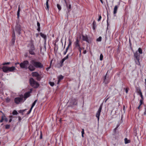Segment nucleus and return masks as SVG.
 <instances>
[{"label": "nucleus", "instance_id": "obj_1", "mask_svg": "<svg viewBox=\"0 0 146 146\" xmlns=\"http://www.w3.org/2000/svg\"><path fill=\"white\" fill-rule=\"evenodd\" d=\"M30 62L28 69L31 71L35 70L36 68L40 69L44 67L43 64L40 62L37 61L36 59L31 60Z\"/></svg>", "mask_w": 146, "mask_h": 146}, {"label": "nucleus", "instance_id": "obj_2", "mask_svg": "<svg viewBox=\"0 0 146 146\" xmlns=\"http://www.w3.org/2000/svg\"><path fill=\"white\" fill-rule=\"evenodd\" d=\"M28 46L29 47V53L31 55H35V53L34 51L35 50V48L33 41H30V43L28 44Z\"/></svg>", "mask_w": 146, "mask_h": 146}, {"label": "nucleus", "instance_id": "obj_3", "mask_svg": "<svg viewBox=\"0 0 146 146\" xmlns=\"http://www.w3.org/2000/svg\"><path fill=\"white\" fill-rule=\"evenodd\" d=\"M29 82L31 86L35 88H37L39 86V83L35 81L32 78H30Z\"/></svg>", "mask_w": 146, "mask_h": 146}, {"label": "nucleus", "instance_id": "obj_4", "mask_svg": "<svg viewBox=\"0 0 146 146\" xmlns=\"http://www.w3.org/2000/svg\"><path fill=\"white\" fill-rule=\"evenodd\" d=\"M140 55L137 52H136L134 53V60L135 61V63L136 64L138 65H140L139 62L140 60Z\"/></svg>", "mask_w": 146, "mask_h": 146}, {"label": "nucleus", "instance_id": "obj_5", "mask_svg": "<svg viewBox=\"0 0 146 146\" xmlns=\"http://www.w3.org/2000/svg\"><path fill=\"white\" fill-rule=\"evenodd\" d=\"M74 44L75 46V48L77 49L80 52H81L82 48L80 46V40L77 38L76 41L74 42Z\"/></svg>", "mask_w": 146, "mask_h": 146}, {"label": "nucleus", "instance_id": "obj_6", "mask_svg": "<svg viewBox=\"0 0 146 146\" xmlns=\"http://www.w3.org/2000/svg\"><path fill=\"white\" fill-rule=\"evenodd\" d=\"M29 64V62L27 60L23 61L20 64V67L22 68H25V69H28V65Z\"/></svg>", "mask_w": 146, "mask_h": 146}, {"label": "nucleus", "instance_id": "obj_7", "mask_svg": "<svg viewBox=\"0 0 146 146\" xmlns=\"http://www.w3.org/2000/svg\"><path fill=\"white\" fill-rule=\"evenodd\" d=\"M14 102L15 103L17 104H19L21 102H23L24 101L23 100V95H22L21 96V97H17L15 98Z\"/></svg>", "mask_w": 146, "mask_h": 146}, {"label": "nucleus", "instance_id": "obj_8", "mask_svg": "<svg viewBox=\"0 0 146 146\" xmlns=\"http://www.w3.org/2000/svg\"><path fill=\"white\" fill-rule=\"evenodd\" d=\"M78 99L77 98H72L71 99L70 103V106L77 105Z\"/></svg>", "mask_w": 146, "mask_h": 146}, {"label": "nucleus", "instance_id": "obj_9", "mask_svg": "<svg viewBox=\"0 0 146 146\" xmlns=\"http://www.w3.org/2000/svg\"><path fill=\"white\" fill-rule=\"evenodd\" d=\"M65 2L66 5V7L67 8V16H68V13H69L71 10V6L69 1H67L65 0Z\"/></svg>", "mask_w": 146, "mask_h": 146}, {"label": "nucleus", "instance_id": "obj_10", "mask_svg": "<svg viewBox=\"0 0 146 146\" xmlns=\"http://www.w3.org/2000/svg\"><path fill=\"white\" fill-rule=\"evenodd\" d=\"M107 73L106 74L105 76H104L102 78L103 82L105 84H108L110 81V79L109 78V76H107Z\"/></svg>", "mask_w": 146, "mask_h": 146}, {"label": "nucleus", "instance_id": "obj_11", "mask_svg": "<svg viewBox=\"0 0 146 146\" xmlns=\"http://www.w3.org/2000/svg\"><path fill=\"white\" fill-rule=\"evenodd\" d=\"M15 30L16 32H17L19 35H20L21 31V25L18 23H17L15 26Z\"/></svg>", "mask_w": 146, "mask_h": 146}, {"label": "nucleus", "instance_id": "obj_12", "mask_svg": "<svg viewBox=\"0 0 146 146\" xmlns=\"http://www.w3.org/2000/svg\"><path fill=\"white\" fill-rule=\"evenodd\" d=\"M82 39L83 41H86L87 42L90 43L92 41V40L91 38H88L87 36H84L82 35Z\"/></svg>", "mask_w": 146, "mask_h": 146}, {"label": "nucleus", "instance_id": "obj_13", "mask_svg": "<svg viewBox=\"0 0 146 146\" xmlns=\"http://www.w3.org/2000/svg\"><path fill=\"white\" fill-rule=\"evenodd\" d=\"M102 104L100 105L99 108L98 110L97 111L96 114V117L97 118L98 121H99V120L102 108Z\"/></svg>", "mask_w": 146, "mask_h": 146}, {"label": "nucleus", "instance_id": "obj_14", "mask_svg": "<svg viewBox=\"0 0 146 146\" xmlns=\"http://www.w3.org/2000/svg\"><path fill=\"white\" fill-rule=\"evenodd\" d=\"M30 96V92H28L25 93L24 95L23 98L24 99V101H25L27 98Z\"/></svg>", "mask_w": 146, "mask_h": 146}, {"label": "nucleus", "instance_id": "obj_15", "mask_svg": "<svg viewBox=\"0 0 146 146\" xmlns=\"http://www.w3.org/2000/svg\"><path fill=\"white\" fill-rule=\"evenodd\" d=\"M3 71L5 73L9 72L8 67L6 66H3L2 68Z\"/></svg>", "mask_w": 146, "mask_h": 146}, {"label": "nucleus", "instance_id": "obj_16", "mask_svg": "<svg viewBox=\"0 0 146 146\" xmlns=\"http://www.w3.org/2000/svg\"><path fill=\"white\" fill-rule=\"evenodd\" d=\"M118 6L117 5H115L114 7L113 13L114 15H115L116 13H117L118 8Z\"/></svg>", "mask_w": 146, "mask_h": 146}, {"label": "nucleus", "instance_id": "obj_17", "mask_svg": "<svg viewBox=\"0 0 146 146\" xmlns=\"http://www.w3.org/2000/svg\"><path fill=\"white\" fill-rule=\"evenodd\" d=\"M64 78V76L62 75L59 76L58 77V81L57 84H58L60 81L62 80Z\"/></svg>", "mask_w": 146, "mask_h": 146}, {"label": "nucleus", "instance_id": "obj_18", "mask_svg": "<svg viewBox=\"0 0 146 146\" xmlns=\"http://www.w3.org/2000/svg\"><path fill=\"white\" fill-rule=\"evenodd\" d=\"M9 72H13L15 70V68L14 66H12L11 67H8Z\"/></svg>", "mask_w": 146, "mask_h": 146}, {"label": "nucleus", "instance_id": "obj_19", "mask_svg": "<svg viewBox=\"0 0 146 146\" xmlns=\"http://www.w3.org/2000/svg\"><path fill=\"white\" fill-rule=\"evenodd\" d=\"M40 34L42 38H43L44 40L45 41H46V35L43 34L42 33H40Z\"/></svg>", "mask_w": 146, "mask_h": 146}, {"label": "nucleus", "instance_id": "obj_20", "mask_svg": "<svg viewBox=\"0 0 146 146\" xmlns=\"http://www.w3.org/2000/svg\"><path fill=\"white\" fill-rule=\"evenodd\" d=\"M32 76L33 77H36L38 76L39 75V74L37 72H33L32 73Z\"/></svg>", "mask_w": 146, "mask_h": 146}, {"label": "nucleus", "instance_id": "obj_21", "mask_svg": "<svg viewBox=\"0 0 146 146\" xmlns=\"http://www.w3.org/2000/svg\"><path fill=\"white\" fill-rule=\"evenodd\" d=\"M49 0H46V7H45V8H46V9L48 11V10H49V6L48 5V3Z\"/></svg>", "mask_w": 146, "mask_h": 146}, {"label": "nucleus", "instance_id": "obj_22", "mask_svg": "<svg viewBox=\"0 0 146 146\" xmlns=\"http://www.w3.org/2000/svg\"><path fill=\"white\" fill-rule=\"evenodd\" d=\"M37 24L38 27L37 30L38 31L40 32V23L38 21H37Z\"/></svg>", "mask_w": 146, "mask_h": 146}, {"label": "nucleus", "instance_id": "obj_23", "mask_svg": "<svg viewBox=\"0 0 146 146\" xmlns=\"http://www.w3.org/2000/svg\"><path fill=\"white\" fill-rule=\"evenodd\" d=\"M125 143L126 144L129 143L131 141L130 140L128 139L127 138L124 139Z\"/></svg>", "mask_w": 146, "mask_h": 146}, {"label": "nucleus", "instance_id": "obj_24", "mask_svg": "<svg viewBox=\"0 0 146 146\" xmlns=\"http://www.w3.org/2000/svg\"><path fill=\"white\" fill-rule=\"evenodd\" d=\"M15 38H12L11 41V45L13 46L15 43Z\"/></svg>", "mask_w": 146, "mask_h": 146}, {"label": "nucleus", "instance_id": "obj_25", "mask_svg": "<svg viewBox=\"0 0 146 146\" xmlns=\"http://www.w3.org/2000/svg\"><path fill=\"white\" fill-rule=\"evenodd\" d=\"M20 7L19 6V7L18 9L17 12V18L18 19L19 18V15H20Z\"/></svg>", "mask_w": 146, "mask_h": 146}, {"label": "nucleus", "instance_id": "obj_26", "mask_svg": "<svg viewBox=\"0 0 146 146\" xmlns=\"http://www.w3.org/2000/svg\"><path fill=\"white\" fill-rule=\"evenodd\" d=\"M136 90L138 94H139L140 93H141V90L140 88L139 87H137L136 88Z\"/></svg>", "mask_w": 146, "mask_h": 146}, {"label": "nucleus", "instance_id": "obj_27", "mask_svg": "<svg viewBox=\"0 0 146 146\" xmlns=\"http://www.w3.org/2000/svg\"><path fill=\"white\" fill-rule=\"evenodd\" d=\"M37 100H35L34 101V102H33V103L32 106H31V108H33L34 107V106H35L36 103V102H37Z\"/></svg>", "mask_w": 146, "mask_h": 146}, {"label": "nucleus", "instance_id": "obj_28", "mask_svg": "<svg viewBox=\"0 0 146 146\" xmlns=\"http://www.w3.org/2000/svg\"><path fill=\"white\" fill-rule=\"evenodd\" d=\"M12 37L15 38V31H14V29H13V33L12 34Z\"/></svg>", "mask_w": 146, "mask_h": 146}, {"label": "nucleus", "instance_id": "obj_29", "mask_svg": "<svg viewBox=\"0 0 146 146\" xmlns=\"http://www.w3.org/2000/svg\"><path fill=\"white\" fill-rule=\"evenodd\" d=\"M12 113L13 115H17L18 114L16 110H14Z\"/></svg>", "mask_w": 146, "mask_h": 146}, {"label": "nucleus", "instance_id": "obj_30", "mask_svg": "<svg viewBox=\"0 0 146 146\" xmlns=\"http://www.w3.org/2000/svg\"><path fill=\"white\" fill-rule=\"evenodd\" d=\"M57 7L59 11H60L61 10V7L60 5H59V4H57Z\"/></svg>", "mask_w": 146, "mask_h": 146}, {"label": "nucleus", "instance_id": "obj_31", "mask_svg": "<svg viewBox=\"0 0 146 146\" xmlns=\"http://www.w3.org/2000/svg\"><path fill=\"white\" fill-rule=\"evenodd\" d=\"M5 117V115L2 116L1 117V119L0 120V122L2 123L4 120V118Z\"/></svg>", "mask_w": 146, "mask_h": 146}, {"label": "nucleus", "instance_id": "obj_32", "mask_svg": "<svg viewBox=\"0 0 146 146\" xmlns=\"http://www.w3.org/2000/svg\"><path fill=\"white\" fill-rule=\"evenodd\" d=\"M36 80L38 81H40L41 79V76L39 74V75L38 76H37L36 77Z\"/></svg>", "mask_w": 146, "mask_h": 146}, {"label": "nucleus", "instance_id": "obj_33", "mask_svg": "<svg viewBox=\"0 0 146 146\" xmlns=\"http://www.w3.org/2000/svg\"><path fill=\"white\" fill-rule=\"evenodd\" d=\"M103 56L102 54H101L100 56V60H102L103 59Z\"/></svg>", "mask_w": 146, "mask_h": 146}, {"label": "nucleus", "instance_id": "obj_34", "mask_svg": "<svg viewBox=\"0 0 146 146\" xmlns=\"http://www.w3.org/2000/svg\"><path fill=\"white\" fill-rule=\"evenodd\" d=\"M68 41L69 44L68 46L69 47L70 46H71L72 42L70 39H69Z\"/></svg>", "mask_w": 146, "mask_h": 146}, {"label": "nucleus", "instance_id": "obj_35", "mask_svg": "<svg viewBox=\"0 0 146 146\" xmlns=\"http://www.w3.org/2000/svg\"><path fill=\"white\" fill-rule=\"evenodd\" d=\"M102 40V37L100 36H99L98 38L97 39V41L100 42Z\"/></svg>", "mask_w": 146, "mask_h": 146}, {"label": "nucleus", "instance_id": "obj_36", "mask_svg": "<svg viewBox=\"0 0 146 146\" xmlns=\"http://www.w3.org/2000/svg\"><path fill=\"white\" fill-rule=\"evenodd\" d=\"M65 60H64V59L63 58L62 59V60L60 62L61 63V66H62V64H63V62H64V61Z\"/></svg>", "mask_w": 146, "mask_h": 146}, {"label": "nucleus", "instance_id": "obj_37", "mask_svg": "<svg viewBox=\"0 0 146 146\" xmlns=\"http://www.w3.org/2000/svg\"><path fill=\"white\" fill-rule=\"evenodd\" d=\"M138 52L140 54H142V49L141 48H139Z\"/></svg>", "mask_w": 146, "mask_h": 146}, {"label": "nucleus", "instance_id": "obj_38", "mask_svg": "<svg viewBox=\"0 0 146 146\" xmlns=\"http://www.w3.org/2000/svg\"><path fill=\"white\" fill-rule=\"evenodd\" d=\"M32 108H31L29 110V111L27 112V115H29V114L31 112V111H32Z\"/></svg>", "mask_w": 146, "mask_h": 146}, {"label": "nucleus", "instance_id": "obj_39", "mask_svg": "<svg viewBox=\"0 0 146 146\" xmlns=\"http://www.w3.org/2000/svg\"><path fill=\"white\" fill-rule=\"evenodd\" d=\"M70 53H69L64 58H63L64 59V60H66V59H67L68 58V57H69V55L70 54Z\"/></svg>", "mask_w": 146, "mask_h": 146}, {"label": "nucleus", "instance_id": "obj_40", "mask_svg": "<svg viewBox=\"0 0 146 146\" xmlns=\"http://www.w3.org/2000/svg\"><path fill=\"white\" fill-rule=\"evenodd\" d=\"M49 84H50V85L51 86H53L54 85V82H49Z\"/></svg>", "mask_w": 146, "mask_h": 146}, {"label": "nucleus", "instance_id": "obj_41", "mask_svg": "<svg viewBox=\"0 0 146 146\" xmlns=\"http://www.w3.org/2000/svg\"><path fill=\"white\" fill-rule=\"evenodd\" d=\"M10 127V125H5V128L6 129H9Z\"/></svg>", "mask_w": 146, "mask_h": 146}, {"label": "nucleus", "instance_id": "obj_42", "mask_svg": "<svg viewBox=\"0 0 146 146\" xmlns=\"http://www.w3.org/2000/svg\"><path fill=\"white\" fill-rule=\"evenodd\" d=\"M99 16V18L98 19V21H100L102 18V17L101 16V15H100Z\"/></svg>", "mask_w": 146, "mask_h": 146}, {"label": "nucleus", "instance_id": "obj_43", "mask_svg": "<svg viewBox=\"0 0 146 146\" xmlns=\"http://www.w3.org/2000/svg\"><path fill=\"white\" fill-rule=\"evenodd\" d=\"M19 113H21L22 115H23V112L22 110H20L19 111Z\"/></svg>", "mask_w": 146, "mask_h": 146}, {"label": "nucleus", "instance_id": "obj_44", "mask_svg": "<svg viewBox=\"0 0 146 146\" xmlns=\"http://www.w3.org/2000/svg\"><path fill=\"white\" fill-rule=\"evenodd\" d=\"M42 138V131H41L40 132V139H41Z\"/></svg>", "mask_w": 146, "mask_h": 146}, {"label": "nucleus", "instance_id": "obj_45", "mask_svg": "<svg viewBox=\"0 0 146 146\" xmlns=\"http://www.w3.org/2000/svg\"><path fill=\"white\" fill-rule=\"evenodd\" d=\"M142 105H140V104H139V106H138V107L137 108L139 110H140V108H141V106Z\"/></svg>", "mask_w": 146, "mask_h": 146}, {"label": "nucleus", "instance_id": "obj_46", "mask_svg": "<svg viewBox=\"0 0 146 146\" xmlns=\"http://www.w3.org/2000/svg\"><path fill=\"white\" fill-rule=\"evenodd\" d=\"M10 62H9L4 63L3 64V65H5L9 64H10Z\"/></svg>", "mask_w": 146, "mask_h": 146}, {"label": "nucleus", "instance_id": "obj_47", "mask_svg": "<svg viewBox=\"0 0 146 146\" xmlns=\"http://www.w3.org/2000/svg\"><path fill=\"white\" fill-rule=\"evenodd\" d=\"M143 104V101H142L141 100H140V105H142Z\"/></svg>", "mask_w": 146, "mask_h": 146}, {"label": "nucleus", "instance_id": "obj_48", "mask_svg": "<svg viewBox=\"0 0 146 146\" xmlns=\"http://www.w3.org/2000/svg\"><path fill=\"white\" fill-rule=\"evenodd\" d=\"M108 19H107V29H108V26L109 25V24L108 23Z\"/></svg>", "mask_w": 146, "mask_h": 146}, {"label": "nucleus", "instance_id": "obj_49", "mask_svg": "<svg viewBox=\"0 0 146 146\" xmlns=\"http://www.w3.org/2000/svg\"><path fill=\"white\" fill-rule=\"evenodd\" d=\"M18 117L19 119V122H20L21 120V117L19 116Z\"/></svg>", "mask_w": 146, "mask_h": 146}, {"label": "nucleus", "instance_id": "obj_50", "mask_svg": "<svg viewBox=\"0 0 146 146\" xmlns=\"http://www.w3.org/2000/svg\"><path fill=\"white\" fill-rule=\"evenodd\" d=\"M4 120H5V121L6 122H7L8 121V119L6 118L5 116V117L4 118Z\"/></svg>", "mask_w": 146, "mask_h": 146}, {"label": "nucleus", "instance_id": "obj_51", "mask_svg": "<svg viewBox=\"0 0 146 146\" xmlns=\"http://www.w3.org/2000/svg\"><path fill=\"white\" fill-rule=\"evenodd\" d=\"M117 128V127H116L114 129V133H116V130Z\"/></svg>", "mask_w": 146, "mask_h": 146}, {"label": "nucleus", "instance_id": "obj_52", "mask_svg": "<svg viewBox=\"0 0 146 146\" xmlns=\"http://www.w3.org/2000/svg\"><path fill=\"white\" fill-rule=\"evenodd\" d=\"M139 94L140 95V96L141 97V98L142 97V96H143L142 95V93L141 92V93H140Z\"/></svg>", "mask_w": 146, "mask_h": 146}, {"label": "nucleus", "instance_id": "obj_53", "mask_svg": "<svg viewBox=\"0 0 146 146\" xmlns=\"http://www.w3.org/2000/svg\"><path fill=\"white\" fill-rule=\"evenodd\" d=\"M81 133H82V134H84V129H82Z\"/></svg>", "mask_w": 146, "mask_h": 146}, {"label": "nucleus", "instance_id": "obj_54", "mask_svg": "<svg viewBox=\"0 0 146 146\" xmlns=\"http://www.w3.org/2000/svg\"><path fill=\"white\" fill-rule=\"evenodd\" d=\"M51 67L50 66H49L48 67H47L46 68V70L48 71V70Z\"/></svg>", "mask_w": 146, "mask_h": 146}, {"label": "nucleus", "instance_id": "obj_55", "mask_svg": "<svg viewBox=\"0 0 146 146\" xmlns=\"http://www.w3.org/2000/svg\"><path fill=\"white\" fill-rule=\"evenodd\" d=\"M143 114L145 115H146V108H145V111L144 113Z\"/></svg>", "mask_w": 146, "mask_h": 146}, {"label": "nucleus", "instance_id": "obj_56", "mask_svg": "<svg viewBox=\"0 0 146 146\" xmlns=\"http://www.w3.org/2000/svg\"><path fill=\"white\" fill-rule=\"evenodd\" d=\"M128 88H126V89H125V92H126V93H128Z\"/></svg>", "mask_w": 146, "mask_h": 146}, {"label": "nucleus", "instance_id": "obj_57", "mask_svg": "<svg viewBox=\"0 0 146 146\" xmlns=\"http://www.w3.org/2000/svg\"><path fill=\"white\" fill-rule=\"evenodd\" d=\"M86 50H84L83 52V53L84 54H86Z\"/></svg>", "mask_w": 146, "mask_h": 146}, {"label": "nucleus", "instance_id": "obj_58", "mask_svg": "<svg viewBox=\"0 0 146 146\" xmlns=\"http://www.w3.org/2000/svg\"><path fill=\"white\" fill-rule=\"evenodd\" d=\"M10 99L9 98H7L6 100V101L7 102H9L10 101Z\"/></svg>", "mask_w": 146, "mask_h": 146}, {"label": "nucleus", "instance_id": "obj_59", "mask_svg": "<svg viewBox=\"0 0 146 146\" xmlns=\"http://www.w3.org/2000/svg\"><path fill=\"white\" fill-rule=\"evenodd\" d=\"M67 52L66 51H64L63 53L64 55H65L66 54Z\"/></svg>", "mask_w": 146, "mask_h": 146}, {"label": "nucleus", "instance_id": "obj_60", "mask_svg": "<svg viewBox=\"0 0 146 146\" xmlns=\"http://www.w3.org/2000/svg\"><path fill=\"white\" fill-rule=\"evenodd\" d=\"M107 100V99L106 98L105 99H104V102H105V103H106V102H107V100Z\"/></svg>", "mask_w": 146, "mask_h": 146}, {"label": "nucleus", "instance_id": "obj_61", "mask_svg": "<svg viewBox=\"0 0 146 146\" xmlns=\"http://www.w3.org/2000/svg\"><path fill=\"white\" fill-rule=\"evenodd\" d=\"M69 48V47L68 46H67V47L66 48V51L67 52L68 51V49Z\"/></svg>", "mask_w": 146, "mask_h": 146}, {"label": "nucleus", "instance_id": "obj_62", "mask_svg": "<svg viewBox=\"0 0 146 146\" xmlns=\"http://www.w3.org/2000/svg\"><path fill=\"white\" fill-rule=\"evenodd\" d=\"M9 117L10 118L12 119L13 117V116L12 115H9Z\"/></svg>", "mask_w": 146, "mask_h": 146}, {"label": "nucleus", "instance_id": "obj_63", "mask_svg": "<svg viewBox=\"0 0 146 146\" xmlns=\"http://www.w3.org/2000/svg\"><path fill=\"white\" fill-rule=\"evenodd\" d=\"M12 120V119L10 118L9 120V122H11V121Z\"/></svg>", "mask_w": 146, "mask_h": 146}, {"label": "nucleus", "instance_id": "obj_64", "mask_svg": "<svg viewBox=\"0 0 146 146\" xmlns=\"http://www.w3.org/2000/svg\"><path fill=\"white\" fill-rule=\"evenodd\" d=\"M110 96H109V97H108L107 98H106L107 99V100H108L109 99H110Z\"/></svg>", "mask_w": 146, "mask_h": 146}]
</instances>
